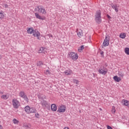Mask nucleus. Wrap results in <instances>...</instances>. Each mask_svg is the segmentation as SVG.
<instances>
[{
	"instance_id": "4",
	"label": "nucleus",
	"mask_w": 129,
	"mask_h": 129,
	"mask_svg": "<svg viewBox=\"0 0 129 129\" xmlns=\"http://www.w3.org/2000/svg\"><path fill=\"white\" fill-rule=\"evenodd\" d=\"M69 57L71 59H72V60H74V61H76L78 59V54L73 52H70L68 54Z\"/></svg>"
},
{
	"instance_id": "30",
	"label": "nucleus",
	"mask_w": 129,
	"mask_h": 129,
	"mask_svg": "<svg viewBox=\"0 0 129 129\" xmlns=\"http://www.w3.org/2000/svg\"><path fill=\"white\" fill-rule=\"evenodd\" d=\"M77 34H78V36H79V37H82V34L81 33H80V32H78L77 33Z\"/></svg>"
},
{
	"instance_id": "15",
	"label": "nucleus",
	"mask_w": 129,
	"mask_h": 129,
	"mask_svg": "<svg viewBox=\"0 0 129 129\" xmlns=\"http://www.w3.org/2000/svg\"><path fill=\"white\" fill-rule=\"evenodd\" d=\"M111 7L113 10H115V12L117 13L118 12V6L117 5H113L111 6Z\"/></svg>"
},
{
	"instance_id": "9",
	"label": "nucleus",
	"mask_w": 129,
	"mask_h": 129,
	"mask_svg": "<svg viewBox=\"0 0 129 129\" xmlns=\"http://www.w3.org/2000/svg\"><path fill=\"white\" fill-rule=\"evenodd\" d=\"M66 110V107H64L63 105H61V106L58 108L57 110V112H65Z\"/></svg>"
},
{
	"instance_id": "10",
	"label": "nucleus",
	"mask_w": 129,
	"mask_h": 129,
	"mask_svg": "<svg viewBox=\"0 0 129 129\" xmlns=\"http://www.w3.org/2000/svg\"><path fill=\"white\" fill-rule=\"evenodd\" d=\"M36 10H37V11H39V13H41V14H46V10H45V9H44L43 7H40V8H39V7H37Z\"/></svg>"
},
{
	"instance_id": "2",
	"label": "nucleus",
	"mask_w": 129,
	"mask_h": 129,
	"mask_svg": "<svg viewBox=\"0 0 129 129\" xmlns=\"http://www.w3.org/2000/svg\"><path fill=\"white\" fill-rule=\"evenodd\" d=\"M95 20L97 24L101 23V11L100 10H98L96 12Z\"/></svg>"
},
{
	"instance_id": "31",
	"label": "nucleus",
	"mask_w": 129,
	"mask_h": 129,
	"mask_svg": "<svg viewBox=\"0 0 129 129\" xmlns=\"http://www.w3.org/2000/svg\"><path fill=\"white\" fill-rule=\"evenodd\" d=\"M106 17L108 19H111V17H110V16H109L108 14L107 15Z\"/></svg>"
},
{
	"instance_id": "23",
	"label": "nucleus",
	"mask_w": 129,
	"mask_h": 129,
	"mask_svg": "<svg viewBox=\"0 0 129 129\" xmlns=\"http://www.w3.org/2000/svg\"><path fill=\"white\" fill-rule=\"evenodd\" d=\"M118 74V76H120V77H122V78L124 76L123 73H121L120 72H119Z\"/></svg>"
},
{
	"instance_id": "36",
	"label": "nucleus",
	"mask_w": 129,
	"mask_h": 129,
	"mask_svg": "<svg viewBox=\"0 0 129 129\" xmlns=\"http://www.w3.org/2000/svg\"><path fill=\"white\" fill-rule=\"evenodd\" d=\"M2 128H3V126L0 125V129H2Z\"/></svg>"
},
{
	"instance_id": "37",
	"label": "nucleus",
	"mask_w": 129,
	"mask_h": 129,
	"mask_svg": "<svg viewBox=\"0 0 129 129\" xmlns=\"http://www.w3.org/2000/svg\"><path fill=\"white\" fill-rule=\"evenodd\" d=\"M2 58H3V56L0 55V59H2Z\"/></svg>"
},
{
	"instance_id": "22",
	"label": "nucleus",
	"mask_w": 129,
	"mask_h": 129,
	"mask_svg": "<svg viewBox=\"0 0 129 129\" xmlns=\"http://www.w3.org/2000/svg\"><path fill=\"white\" fill-rule=\"evenodd\" d=\"M100 53L101 54V57H104V52H103L102 50H101V49H100Z\"/></svg>"
},
{
	"instance_id": "5",
	"label": "nucleus",
	"mask_w": 129,
	"mask_h": 129,
	"mask_svg": "<svg viewBox=\"0 0 129 129\" xmlns=\"http://www.w3.org/2000/svg\"><path fill=\"white\" fill-rule=\"evenodd\" d=\"M19 96L22 98H23L27 103L29 102V98L24 91H21L19 93Z\"/></svg>"
},
{
	"instance_id": "35",
	"label": "nucleus",
	"mask_w": 129,
	"mask_h": 129,
	"mask_svg": "<svg viewBox=\"0 0 129 129\" xmlns=\"http://www.w3.org/2000/svg\"><path fill=\"white\" fill-rule=\"evenodd\" d=\"M5 8H8V4H5Z\"/></svg>"
},
{
	"instance_id": "11",
	"label": "nucleus",
	"mask_w": 129,
	"mask_h": 129,
	"mask_svg": "<svg viewBox=\"0 0 129 129\" xmlns=\"http://www.w3.org/2000/svg\"><path fill=\"white\" fill-rule=\"evenodd\" d=\"M41 105H42L43 107H50V106L49 105V104L47 102V101L46 100H43V101L41 102Z\"/></svg>"
},
{
	"instance_id": "25",
	"label": "nucleus",
	"mask_w": 129,
	"mask_h": 129,
	"mask_svg": "<svg viewBox=\"0 0 129 129\" xmlns=\"http://www.w3.org/2000/svg\"><path fill=\"white\" fill-rule=\"evenodd\" d=\"M23 125L25 127V128H30V126L27 124V123H24Z\"/></svg>"
},
{
	"instance_id": "7",
	"label": "nucleus",
	"mask_w": 129,
	"mask_h": 129,
	"mask_svg": "<svg viewBox=\"0 0 129 129\" xmlns=\"http://www.w3.org/2000/svg\"><path fill=\"white\" fill-rule=\"evenodd\" d=\"M108 45H109V36L107 35L104 40L103 46H104V47H106V46H108Z\"/></svg>"
},
{
	"instance_id": "40",
	"label": "nucleus",
	"mask_w": 129,
	"mask_h": 129,
	"mask_svg": "<svg viewBox=\"0 0 129 129\" xmlns=\"http://www.w3.org/2000/svg\"><path fill=\"white\" fill-rule=\"evenodd\" d=\"M47 72H49V71H47Z\"/></svg>"
},
{
	"instance_id": "38",
	"label": "nucleus",
	"mask_w": 129,
	"mask_h": 129,
	"mask_svg": "<svg viewBox=\"0 0 129 129\" xmlns=\"http://www.w3.org/2000/svg\"><path fill=\"white\" fill-rule=\"evenodd\" d=\"M0 93H1V94H4V92H1Z\"/></svg>"
},
{
	"instance_id": "20",
	"label": "nucleus",
	"mask_w": 129,
	"mask_h": 129,
	"mask_svg": "<svg viewBox=\"0 0 129 129\" xmlns=\"http://www.w3.org/2000/svg\"><path fill=\"white\" fill-rule=\"evenodd\" d=\"M84 49V45H81L80 47L78 48L79 52H80V51H82Z\"/></svg>"
},
{
	"instance_id": "17",
	"label": "nucleus",
	"mask_w": 129,
	"mask_h": 129,
	"mask_svg": "<svg viewBox=\"0 0 129 129\" xmlns=\"http://www.w3.org/2000/svg\"><path fill=\"white\" fill-rule=\"evenodd\" d=\"M125 37H126V34L124 33H122L119 35V37L121 38V39H124Z\"/></svg>"
},
{
	"instance_id": "18",
	"label": "nucleus",
	"mask_w": 129,
	"mask_h": 129,
	"mask_svg": "<svg viewBox=\"0 0 129 129\" xmlns=\"http://www.w3.org/2000/svg\"><path fill=\"white\" fill-rule=\"evenodd\" d=\"M1 98L2 99H5V100H6V99H8V98H9V97H8V96H7V95H3L1 96Z\"/></svg>"
},
{
	"instance_id": "16",
	"label": "nucleus",
	"mask_w": 129,
	"mask_h": 129,
	"mask_svg": "<svg viewBox=\"0 0 129 129\" xmlns=\"http://www.w3.org/2000/svg\"><path fill=\"white\" fill-rule=\"evenodd\" d=\"M113 79L116 81V82H119V81H121V79L117 77V76H114Z\"/></svg>"
},
{
	"instance_id": "19",
	"label": "nucleus",
	"mask_w": 129,
	"mask_h": 129,
	"mask_svg": "<svg viewBox=\"0 0 129 129\" xmlns=\"http://www.w3.org/2000/svg\"><path fill=\"white\" fill-rule=\"evenodd\" d=\"M124 52L125 54H126L127 55H129V48L128 47L125 48Z\"/></svg>"
},
{
	"instance_id": "32",
	"label": "nucleus",
	"mask_w": 129,
	"mask_h": 129,
	"mask_svg": "<svg viewBox=\"0 0 129 129\" xmlns=\"http://www.w3.org/2000/svg\"><path fill=\"white\" fill-rule=\"evenodd\" d=\"M66 75H70V73L68 72H65Z\"/></svg>"
},
{
	"instance_id": "12",
	"label": "nucleus",
	"mask_w": 129,
	"mask_h": 129,
	"mask_svg": "<svg viewBox=\"0 0 129 129\" xmlns=\"http://www.w3.org/2000/svg\"><path fill=\"white\" fill-rule=\"evenodd\" d=\"M35 15L36 19H39V20H45V17H41V16H40V15H39V14H38L37 13H35Z\"/></svg>"
},
{
	"instance_id": "8",
	"label": "nucleus",
	"mask_w": 129,
	"mask_h": 129,
	"mask_svg": "<svg viewBox=\"0 0 129 129\" xmlns=\"http://www.w3.org/2000/svg\"><path fill=\"white\" fill-rule=\"evenodd\" d=\"M13 105L14 108H19V101L18 100H13Z\"/></svg>"
},
{
	"instance_id": "24",
	"label": "nucleus",
	"mask_w": 129,
	"mask_h": 129,
	"mask_svg": "<svg viewBox=\"0 0 129 129\" xmlns=\"http://www.w3.org/2000/svg\"><path fill=\"white\" fill-rule=\"evenodd\" d=\"M44 52H45V51H44V48L43 47H41L40 50H39V53H44Z\"/></svg>"
},
{
	"instance_id": "21",
	"label": "nucleus",
	"mask_w": 129,
	"mask_h": 129,
	"mask_svg": "<svg viewBox=\"0 0 129 129\" xmlns=\"http://www.w3.org/2000/svg\"><path fill=\"white\" fill-rule=\"evenodd\" d=\"M115 111H116V110H115V107L113 106L112 107L111 112L113 113V114H114V113H115Z\"/></svg>"
},
{
	"instance_id": "39",
	"label": "nucleus",
	"mask_w": 129,
	"mask_h": 129,
	"mask_svg": "<svg viewBox=\"0 0 129 129\" xmlns=\"http://www.w3.org/2000/svg\"><path fill=\"white\" fill-rule=\"evenodd\" d=\"M50 37H51V38L53 37V35H51Z\"/></svg>"
},
{
	"instance_id": "29",
	"label": "nucleus",
	"mask_w": 129,
	"mask_h": 129,
	"mask_svg": "<svg viewBox=\"0 0 129 129\" xmlns=\"http://www.w3.org/2000/svg\"><path fill=\"white\" fill-rule=\"evenodd\" d=\"M3 17H4V14L0 12V19H2Z\"/></svg>"
},
{
	"instance_id": "27",
	"label": "nucleus",
	"mask_w": 129,
	"mask_h": 129,
	"mask_svg": "<svg viewBox=\"0 0 129 129\" xmlns=\"http://www.w3.org/2000/svg\"><path fill=\"white\" fill-rule=\"evenodd\" d=\"M73 82L74 83H75L76 84H78V83H79V81L78 80L74 79L73 80Z\"/></svg>"
},
{
	"instance_id": "6",
	"label": "nucleus",
	"mask_w": 129,
	"mask_h": 129,
	"mask_svg": "<svg viewBox=\"0 0 129 129\" xmlns=\"http://www.w3.org/2000/svg\"><path fill=\"white\" fill-rule=\"evenodd\" d=\"M98 72L100 74L105 75L106 73H107V69L105 68L104 67L100 68L98 70Z\"/></svg>"
},
{
	"instance_id": "34",
	"label": "nucleus",
	"mask_w": 129,
	"mask_h": 129,
	"mask_svg": "<svg viewBox=\"0 0 129 129\" xmlns=\"http://www.w3.org/2000/svg\"><path fill=\"white\" fill-rule=\"evenodd\" d=\"M39 113L35 114V116L36 117H37V118L39 117Z\"/></svg>"
},
{
	"instance_id": "14",
	"label": "nucleus",
	"mask_w": 129,
	"mask_h": 129,
	"mask_svg": "<svg viewBox=\"0 0 129 129\" xmlns=\"http://www.w3.org/2000/svg\"><path fill=\"white\" fill-rule=\"evenodd\" d=\"M51 108L52 111H56L57 110V106H56V104H51Z\"/></svg>"
},
{
	"instance_id": "28",
	"label": "nucleus",
	"mask_w": 129,
	"mask_h": 129,
	"mask_svg": "<svg viewBox=\"0 0 129 129\" xmlns=\"http://www.w3.org/2000/svg\"><path fill=\"white\" fill-rule=\"evenodd\" d=\"M13 122L14 123H19V121H18V120H17L16 119H14Z\"/></svg>"
},
{
	"instance_id": "26",
	"label": "nucleus",
	"mask_w": 129,
	"mask_h": 129,
	"mask_svg": "<svg viewBox=\"0 0 129 129\" xmlns=\"http://www.w3.org/2000/svg\"><path fill=\"white\" fill-rule=\"evenodd\" d=\"M37 66H41V65H43V63L42 62V61H38L37 63Z\"/></svg>"
},
{
	"instance_id": "13",
	"label": "nucleus",
	"mask_w": 129,
	"mask_h": 129,
	"mask_svg": "<svg viewBox=\"0 0 129 129\" xmlns=\"http://www.w3.org/2000/svg\"><path fill=\"white\" fill-rule=\"evenodd\" d=\"M122 103H123L124 105H125V106H127L129 108V101L127 100L123 99L122 100Z\"/></svg>"
},
{
	"instance_id": "1",
	"label": "nucleus",
	"mask_w": 129,
	"mask_h": 129,
	"mask_svg": "<svg viewBox=\"0 0 129 129\" xmlns=\"http://www.w3.org/2000/svg\"><path fill=\"white\" fill-rule=\"evenodd\" d=\"M28 34H33L34 37H37L38 40H40V36H41V34L38 30H35L33 28H29L27 30Z\"/></svg>"
},
{
	"instance_id": "3",
	"label": "nucleus",
	"mask_w": 129,
	"mask_h": 129,
	"mask_svg": "<svg viewBox=\"0 0 129 129\" xmlns=\"http://www.w3.org/2000/svg\"><path fill=\"white\" fill-rule=\"evenodd\" d=\"M25 110L27 113H34L37 112V110L34 107H30L29 106H26L25 107Z\"/></svg>"
},
{
	"instance_id": "33",
	"label": "nucleus",
	"mask_w": 129,
	"mask_h": 129,
	"mask_svg": "<svg viewBox=\"0 0 129 129\" xmlns=\"http://www.w3.org/2000/svg\"><path fill=\"white\" fill-rule=\"evenodd\" d=\"M107 129H112V127H111V126H110L109 125H107Z\"/></svg>"
}]
</instances>
